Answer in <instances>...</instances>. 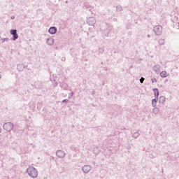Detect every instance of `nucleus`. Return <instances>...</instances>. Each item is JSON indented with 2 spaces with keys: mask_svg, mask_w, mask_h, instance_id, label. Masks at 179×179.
Returning a JSON list of instances; mask_svg holds the SVG:
<instances>
[{
  "mask_svg": "<svg viewBox=\"0 0 179 179\" xmlns=\"http://www.w3.org/2000/svg\"><path fill=\"white\" fill-rule=\"evenodd\" d=\"M10 19H12V20H13V19H15V16H13V15L11 16V17H10Z\"/></svg>",
  "mask_w": 179,
  "mask_h": 179,
  "instance_id": "nucleus-29",
  "label": "nucleus"
},
{
  "mask_svg": "<svg viewBox=\"0 0 179 179\" xmlns=\"http://www.w3.org/2000/svg\"><path fill=\"white\" fill-rule=\"evenodd\" d=\"M57 29L56 27H51L49 30L48 32L50 33V34H55L57 31Z\"/></svg>",
  "mask_w": 179,
  "mask_h": 179,
  "instance_id": "nucleus-8",
  "label": "nucleus"
},
{
  "mask_svg": "<svg viewBox=\"0 0 179 179\" xmlns=\"http://www.w3.org/2000/svg\"><path fill=\"white\" fill-rule=\"evenodd\" d=\"M91 94H96V91H92V92H91Z\"/></svg>",
  "mask_w": 179,
  "mask_h": 179,
  "instance_id": "nucleus-27",
  "label": "nucleus"
},
{
  "mask_svg": "<svg viewBox=\"0 0 179 179\" xmlns=\"http://www.w3.org/2000/svg\"><path fill=\"white\" fill-rule=\"evenodd\" d=\"M157 103V100H156V99H154L152 100V107H156Z\"/></svg>",
  "mask_w": 179,
  "mask_h": 179,
  "instance_id": "nucleus-19",
  "label": "nucleus"
},
{
  "mask_svg": "<svg viewBox=\"0 0 179 179\" xmlns=\"http://www.w3.org/2000/svg\"><path fill=\"white\" fill-rule=\"evenodd\" d=\"M141 134H139V131H136L134 134H132V138H134V139H136L137 138H139V136Z\"/></svg>",
  "mask_w": 179,
  "mask_h": 179,
  "instance_id": "nucleus-15",
  "label": "nucleus"
},
{
  "mask_svg": "<svg viewBox=\"0 0 179 179\" xmlns=\"http://www.w3.org/2000/svg\"><path fill=\"white\" fill-rule=\"evenodd\" d=\"M158 43H159V45H164L166 41H164V39H159L158 41Z\"/></svg>",
  "mask_w": 179,
  "mask_h": 179,
  "instance_id": "nucleus-18",
  "label": "nucleus"
},
{
  "mask_svg": "<svg viewBox=\"0 0 179 179\" xmlns=\"http://www.w3.org/2000/svg\"><path fill=\"white\" fill-rule=\"evenodd\" d=\"M65 59H66L65 57L62 58V61H63V62H65Z\"/></svg>",
  "mask_w": 179,
  "mask_h": 179,
  "instance_id": "nucleus-30",
  "label": "nucleus"
},
{
  "mask_svg": "<svg viewBox=\"0 0 179 179\" xmlns=\"http://www.w3.org/2000/svg\"><path fill=\"white\" fill-rule=\"evenodd\" d=\"M133 66H132V65H131V66H129L130 69H132V68H133Z\"/></svg>",
  "mask_w": 179,
  "mask_h": 179,
  "instance_id": "nucleus-34",
  "label": "nucleus"
},
{
  "mask_svg": "<svg viewBox=\"0 0 179 179\" xmlns=\"http://www.w3.org/2000/svg\"><path fill=\"white\" fill-rule=\"evenodd\" d=\"M27 173L32 178H37L38 176V171L34 166H29L27 169Z\"/></svg>",
  "mask_w": 179,
  "mask_h": 179,
  "instance_id": "nucleus-1",
  "label": "nucleus"
},
{
  "mask_svg": "<svg viewBox=\"0 0 179 179\" xmlns=\"http://www.w3.org/2000/svg\"><path fill=\"white\" fill-rule=\"evenodd\" d=\"M82 170L85 174H87L92 170V166L90 165H84L82 167Z\"/></svg>",
  "mask_w": 179,
  "mask_h": 179,
  "instance_id": "nucleus-6",
  "label": "nucleus"
},
{
  "mask_svg": "<svg viewBox=\"0 0 179 179\" xmlns=\"http://www.w3.org/2000/svg\"><path fill=\"white\" fill-rule=\"evenodd\" d=\"M153 31L157 36H162V33H163V27L160 25H157L154 27Z\"/></svg>",
  "mask_w": 179,
  "mask_h": 179,
  "instance_id": "nucleus-2",
  "label": "nucleus"
},
{
  "mask_svg": "<svg viewBox=\"0 0 179 179\" xmlns=\"http://www.w3.org/2000/svg\"><path fill=\"white\" fill-rule=\"evenodd\" d=\"M143 82H145V78L141 77V78H140V83H143Z\"/></svg>",
  "mask_w": 179,
  "mask_h": 179,
  "instance_id": "nucleus-23",
  "label": "nucleus"
},
{
  "mask_svg": "<svg viewBox=\"0 0 179 179\" xmlns=\"http://www.w3.org/2000/svg\"><path fill=\"white\" fill-rule=\"evenodd\" d=\"M152 90L154 92L155 99H159V90L157 88H154Z\"/></svg>",
  "mask_w": 179,
  "mask_h": 179,
  "instance_id": "nucleus-12",
  "label": "nucleus"
},
{
  "mask_svg": "<svg viewBox=\"0 0 179 179\" xmlns=\"http://www.w3.org/2000/svg\"><path fill=\"white\" fill-rule=\"evenodd\" d=\"M56 155L59 159H64V157H65V152H64L62 150H58L56 152Z\"/></svg>",
  "mask_w": 179,
  "mask_h": 179,
  "instance_id": "nucleus-7",
  "label": "nucleus"
},
{
  "mask_svg": "<svg viewBox=\"0 0 179 179\" xmlns=\"http://www.w3.org/2000/svg\"><path fill=\"white\" fill-rule=\"evenodd\" d=\"M62 103H69V99H64Z\"/></svg>",
  "mask_w": 179,
  "mask_h": 179,
  "instance_id": "nucleus-26",
  "label": "nucleus"
},
{
  "mask_svg": "<svg viewBox=\"0 0 179 179\" xmlns=\"http://www.w3.org/2000/svg\"><path fill=\"white\" fill-rule=\"evenodd\" d=\"M46 43L48 45H52V44H54V38H48L46 41Z\"/></svg>",
  "mask_w": 179,
  "mask_h": 179,
  "instance_id": "nucleus-11",
  "label": "nucleus"
},
{
  "mask_svg": "<svg viewBox=\"0 0 179 179\" xmlns=\"http://www.w3.org/2000/svg\"><path fill=\"white\" fill-rule=\"evenodd\" d=\"M0 79H1V76H0Z\"/></svg>",
  "mask_w": 179,
  "mask_h": 179,
  "instance_id": "nucleus-39",
  "label": "nucleus"
},
{
  "mask_svg": "<svg viewBox=\"0 0 179 179\" xmlns=\"http://www.w3.org/2000/svg\"><path fill=\"white\" fill-rule=\"evenodd\" d=\"M147 37H148V38L150 37V34H148Z\"/></svg>",
  "mask_w": 179,
  "mask_h": 179,
  "instance_id": "nucleus-33",
  "label": "nucleus"
},
{
  "mask_svg": "<svg viewBox=\"0 0 179 179\" xmlns=\"http://www.w3.org/2000/svg\"><path fill=\"white\" fill-rule=\"evenodd\" d=\"M159 101L160 104H163L164 103V101H166V96H160Z\"/></svg>",
  "mask_w": 179,
  "mask_h": 179,
  "instance_id": "nucleus-13",
  "label": "nucleus"
},
{
  "mask_svg": "<svg viewBox=\"0 0 179 179\" xmlns=\"http://www.w3.org/2000/svg\"><path fill=\"white\" fill-rule=\"evenodd\" d=\"M152 157L153 158L154 157L152 156V157H151V159H152Z\"/></svg>",
  "mask_w": 179,
  "mask_h": 179,
  "instance_id": "nucleus-38",
  "label": "nucleus"
},
{
  "mask_svg": "<svg viewBox=\"0 0 179 179\" xmlns=\"http://www.w3.org/2000/svg\"><path fill=\"white\" fill-rule=\"evenodd\" d=\"M152 83H156L157 82V80L156 78H152Z\"/></svg>",
  "mask_w": 179,
  "mask_h": 179,
  "instance_id": "nucleus-25",
  "label": "nucleus"
},
{
  "mask_svg": "<svg viewBox=\"0 0 179 179\" xmlns=\"http://www.w3.org/2000/svg\"><path fill=\"white\" fill-rule=\"evenodd\" d=\"M176 26L178 27V29H179V22H177L176 23Z\"/></svg>",
  "mask_w": 179,
  "mask_h": 179,
  "instance_id": "nucleus-31",
  "label": "nucleus"
},
{
  "mask_svg": "<svg viewBox=\"0 0 179 179\" xmlns=\"http://www.w3.org/2000/svg\"><path fill=\"white\" fill-rule=\"evenodd\" d=\"M159 111H160V110L159 109V108H154L152 109V113L153 114H155V115H157V114H159Z\"/></svg>",
  "mask_w": 179,
  "mask_h": 179,
  "instance_id": "nucleus-14",
  "label": "nucleus"
},
{
  "mask_svg": "<svg viewBox=\"0 0 179 179\" xmlns=\"http://www.w3.org/2000/svg\"><path fill=\"white\" fill-rule=\"evenodd\" d=\"M4 41H9V38H1V43H3Z\"/></svg>",
  "mask_w": 179,
  "mask_h": 179,
  "instance_id": "nucleus-21",
  "label": "nucleus"
},
{
  "mask_svg": "<svg viewBox=\"0 0 179 179\" xmlns=\"http://www.w3.org/2000/svg\"><path fill=\"white\" fill-rule=\"evenodd\" d=\"M3 128L5 131H7V132H10L12 129H13V123L12 122H7L3 124Z\"/></svg>",
  "mask_w": 179,
  "mask_h": 179,
  "instance_id": "nucleus-3",
  "label": "nucleus"
},
{
  "mask_svg": "<svg viewBox=\"0 0 179 179\" xmlns=\"http://www.w3.org/2000/svg\"><path fill=\"white\" fill-rule=\"evenodd\" d=\"M116 11L117 12H122V6L119 5L116 6Z\"/></svg>",
  "mask_w": 179,
  "mask_h": 179,
  "instance_id": "nucleus-17",
  "label": "nucleus"
},
{
  "mask_svg": "<svg viewBox=\"0 0 179 179\" xmlns=\"http://www.w3.org/2000/svg\"><path fill=\"white\" fill-rule=\"evenodd\" d=\"M152 157L153 158L154 157L152 156V157H151V159H152Z\"/></svg>",
  "mask_w": 179,
  "mask_h": 179,
  "instance_id": "nucleus-36",
  "label": "nucleus"
},
{
  "mask_svg": "<svg viewBox=\"0 0 179 179\" xmlns=\"http://www.w3.org/2000/svg\"><path fill=\"white\" fill-rule=\"evenodd\" d=\"M96 22L97 21L94 17H89L87 18V23L89 26H94Z\"/></svg>",
  "mask_w": 179,
  "mask_h": 179,
  "instance_id": "nucleus-4",
  "label": "nucleus"
},
{
  "mask_svg": "<svg viewBox=\"0 0 179 179\" xmlns=\"http://www.w3.org/2000/svg\"><path fill=\"white\" fill-rule=\"evenodd\" d=\"M73 92H71L69 94V99H72V96H73Z\"/></svg>",
  "mask_w": 179,
  "mask_h": 179,
  "instance_id": "nucleus-22",
  "label": "nucleus"
},
{
  "mask_svg": "<svg viewBox=\"0 0 179 179\" xmlns=\"http://www.w3.org/2000/svg\"><path fill=\"white\" fill-rule=\"evenodd\" d=\"M99 54H103V52H104V48H99Z\"/></svg>",
  "mask_w": 179,
  "mask_h": 179,
  "instance_id": "nucleus-20",
  "label": "nucleus"
},
{
  "mask_svg": "<svg viewBox=\"0 0 179 179\" xmlns=\"http://www.w3.org/2000/svg\"><path fill=\"white\" fill-rule=\"evenodd\" d=\"M17 69L19 72H23L24 71V65L20 64L17 65Z\"/></svg>",
  "mask_w": 179,
  "mask_h": 179,
  "instance_id": "nucleus-10",
  "label": "nucleus"
},
{
  "mask_svg": "<svg viewBox=\"0 0 179 179\" xmlns=\"http://www.w3.org/2000/svg\"><path fill=\"white\" fill-rule=\"evenodd\" d=\"M10 34L13 36V38H11V40L13 41H16L17 38H19V35H17V30L16 29H11L10 31Z\"/></svg>",
  "mask_w": 179,
  "mask_h": 179,
  "instance_id": "nucleus-5",
  "label": "nucleus"
},
{
  "mask_svg": "<svg viewBox=\"0 0 179 179\" xmlns=\"http://www.w3.org/2000/svg\"><path fill=\"white\" fill-rule=\"evenodd\" d=\"M1 132H2V129L0 128V134H1Z\"/></svg>",
  "mask_w": 179,
  "mask_h": 179,
  "instance_id": "nucleus-35",
  "label": "nucleus"
},
{
  "mask_svg": "<svg viewBox=\"0 0 179 179\" xmlns=\"http://www.w3.org/2000/svg\"><path fill=\"white\" fill-rule=\"evenodd\" d=\"M152 157L153 158L154 157L152 156V157H151V159H152Z\"/></svg>",
  "mask_w": 179,
  "mask_h": 179,
  "instance_id": "nucleus-37",
  "label": "nucleus"
},
{
  "mask_svg": "<svg viewBox=\"0 0 179 179\" xmlns=\"http://www.w3.org/2000/svg\"><path fill=\"white\" fill-rule=\"evenodd\" d=\"M160 76L162 78H167L168 75H167V72L166 71H162L160 73Z\"/></svg>",
  "mask_w": 179,
  "mask_h": 179,
  "instance_id": "nucleus-16",
  "label": "nucleus"
},
{
  "mask_svg": "<svg viewBox=\"0 0 179 179\" xmlns=\"http://www.w3.org/2000/svg\"><path fill=\"white\" fill-rule=\"evenodd\" d=\"M127 149L128 150H129L131 149L130 145H128V146L127 147Z\"/></svg>",
  "mask_w": 179,
  "mask_h": 179,
  "instance_id": "nucleus-28",
  "label": "nucleus"
},
{
  "mask_svg": "<svg viewBox=\"0 0 179 179\" xmlns=\"http://www.w3.org/2000/svg\"><path fill=\"white\" fill-rule=\"evenodd\" d=\"M113 22H117V18H114Z\"/></svg>",
  "mask_w": 179,
  "mask_h": 179,
  "instance_id": "nucleus-32",
  "label": "nucleus"
},
{
  "mask_svg": "<svg viewBox=\"0 0 179 179\" xmlns=\"http://www.w3.org/2000/svg\"><path fill=\"white\" fill-rule=\"evenodd\" d=\"M94 152H96L95 153H99V148H95L94 149Z\"/></svg>",
  "mask_w": 179,
  "mask_h": 179,
  "instance_id": "nucleus-24",
  "label": "nucleus"
},
{
  "mask_svg": "<svg viewBox=\"0 0 179 179\" xmlns=\"http://www.w3.org/2000/svg\"><path fill=\"white\" fill-rule=\"evenodd\" d=\"M152 69L157 73H160V65L157 64V65L153 66Z\"/></svg>",
  "mask_w": 179,
  "mask_h": 179,
  "instance_id": "nucleus-9",
  "label": "nucleus"
}]
</instances>
